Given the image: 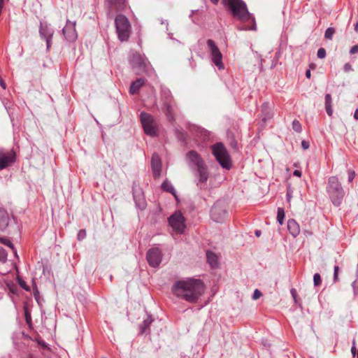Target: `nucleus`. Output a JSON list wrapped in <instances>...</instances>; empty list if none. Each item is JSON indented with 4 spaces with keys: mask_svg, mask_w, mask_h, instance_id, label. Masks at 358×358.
Segmentation results:
<instances>
[{
    "mask_svg": "<svg viewBox=\"0 0 358 358\" xmlns=\"http://www.w3.org/2000/svg\"><path fill=\"white\" fill-rule=\"evenodd\" d=\"M15 158V153L13 150L0 149V171L12 165Z\"/></svg>",
    "mask_w": 358,
    "mask_h": 358,
    "instance_id": "12",
    "label": "nucleus"
},
{
    "mask_svg": "<svg viewBox=\"0 0 358 358\" xmlns=\"http://www.w3.org/2000/svg\"><path fill=\"white\" fill-rule=\"evenodd\" d=\"M187 158L189 163L196 166V170L206 166L199 155L194 150H191L187 154Z\"/></svg>",
    "mask_w": 358,
    "mask_h": 358,
    "instance_id": "18",
    "label": "nucleus"
},
{
    "mask_svg": "<svg viewBox=\"0 0 358 358\" xmlns=\"http://www.w3.org/2000/svg\"><path fill=\"white\" fill-rule=\"evenodd\" d=\"M310 76H311L310 71V70H307V71H306V77L307 78H310Z\"/></svg>",
    "mask_w": 358,
    "mask_h": 358,
    "instance_id": "50",
    "label": "nucleus"
},
{
    "mask_svg": "<svg viewBox=\"0 0 358 358\" xmlns=\"http://www.w3.org/2000/svg\"><path fill=\"white\" fill-rule=\"evenodd\" d=\"M196 177L197 178L196 185L199 189L206 188V182L208 178L207 167L205 166L196 170Z\"/></svg>",
    "mask_w": 358,
    "mask_h": 358,
    "instance_id": "16",
    "label": "nucleus"
},
{
    "mask_svg": "<svg viewBox=\"0 0 358 358\" xmlns=\"http://www.w3.org/2000/svg\"><path fill=\"white\" fill-rule=\"evenodd\" d=\"M262 292L259 289H256L254 291V293H253V295H252V299L254 300H257L259 298H260L262 296Z\"/></svg>",
    "mask_w": 358,
    "mask_h": 358,
    "instance_id": "40",
    "label": "nucleus"
},
{
    "mask_svg": "<svg viewBox=\"0 0 358 358\" xmlns=\"http://www.w3.org/2000/svg\"><path fill=\"white\" fill-rule=\"evenodd\" d=\"M317 56L318 58L320 59H323L326 57V50L324 48H320L318 50H317Z\"/></svg>",
    "mask_w": 358,
    "mask_h": 358,
    "instance_id": "38",
    "label": "nucleus"
},
{
    "mask_svg": "<svg viewBox=\"0 0 358 358\" xmlns=\"http://www.w3.org/2000/svg\"><path fill=\"white\" fill-rule=\"evenodd\" d=\"M334 33H335V29L333 27H329L325 31L324 38L326 39L331 40Z\"/></svg>",
    "mask_w": 358,
    "mask_h": 358,
    "instance_id": "31",
    "label": "nucleus"
},
{
    "mask_svg": "<svg viewBox=\"0 0 358 358\" xmlns=\"http://www.w3.org/2000/svg\"><path fill=\"white\" fill-rule=\"evenodd\" d=\"M115 23L119 39L122 41H127L131 30L129 20L124 15H119L115 17Z\"/></svg>",
    "mask_w": 358,
    "mask_h": 358,
    "instance_id": "6",
    "label": "nucleus"
},
{
    "mask_svg": "<svg viewBox=\"0 0 358 358\" xmlns=\"http://www.w3.org/2000/svg\"><path fill=\"white\" fill-rule=\"evenodd\" d=\"M322 282L321 277L319 273H315L313 275V283L315 287L319 286Z\"/></svg>",
    "mask_w": 358,
    "mask_h": 358,
    "instance_id": "35",
    "label": "nucleus"
},
{
    "mask_svg": "<svg viewBox=\"0 0 358 358\" xmlns=\"http://www.w3.org/2000/svg\"><path fill=\"white\" fill-rule=\"evenodd\" d=\"M34 295L36 300L38 301V298H39V292L36 285L34 287Z\"/></svg>",
    "mask_w": 358,
    "mask_h": 358,
    "instance_id": "45",
    "label": "nucleus"
},
{
    "mask_svg": "<svg viewBox=\"0 0 358 358\" xmlns=\"http://www.w3.org/2000/svg\"><path fill=\"white\" fill-rule=\"evenodd\" d=\"M140 117L145 133L149 136H155L157 132V124L154 117L145 112H142Z\"/></svg>",
    "mask_w": 358,
    "mask_h": 358,
    "instance_id": "7",
    "label": "nucleus"
},
{
    "mask_svg": "<svg viewBox=\"0 0 358 358\" xmlns=\"http://www.w3.org/2000/svg\"><path fill=\"white\" fill-rule=\"evenodd\" d=\"M287 229L289 233L294 237H296L300 233V227L299 224L293 219H290L287 222Z\"/></svg>",
    "mask_w": 358,
    "mask_h": 358,
    "instance_id": "21",
    "label": "nucleus"
},
{
    "mask_svg": "<svg viewBox=\"0 0 358 358\" xmlns=\"http://www.w3.org/2000/svg\"><path fill=\"white\" fill-rule=\"evenodd\" d=\"M146 259L150 266L157 267L162 259V252L159 248H152L149 249L146 254Z\"/></svg>",
    "mask_w": 358,
    "mask_h": 358,
    "instance_id": "10",
    "label": "nucleus"
},
{
    "mask_svg": "<svg viewBox=\"0 0 358 358\" xmlns=\"http://www.w3.org/2000/svg\"><path fill=\"white\" fill-rule=\"evenodd\" d=\"M293 174H294V176H296L301 177V172L300 171H299V170H295V171H294V173H293Z\"/></svg>",
    "mask_w": 358,
    "mask_h": 358,
    "instance_id": "49",
    "label": "nucleus"
},
{
    "mask_svg": "<svg viewBox=\"0 0 358 358\" xmlns=\"http://www.w3.org/2000/svg\"><path fill=\"white\" fill-rule=\"evenodd\" d=\"M85 237H86V231H85V230H84V229L80 230L78 234V239L79 241H81V240L84 239Z\"/></svg>",
    "mask_w": 358,
    "mask_h": 358,
    "instance_id": "39",
    "label": "nucleus"
},
{
    "mask_svg": "<svg viewBox=\"0 0 358 358\" xmlns=\"http://www.w3.org/2000/svg\"><path fill=\"white\" fill-rule=\"evenodd\" d=\"M225 3L231 10L232 14L242 22L252 21V26H241L240 30H256V24L254 17L247 8V6L242 0H225Z\"/></svg>",
    "mask_w": 358,
    "mask_h": 358,
    "instance_id": "2",
    "label": "nucleus"
},
{
    "mask_svg": "<svg viewBox=\"0 0 358 358\" xmlns=\"http://www.w3.org/2000/svg\"><path fill=\"white\" fill-rule=\"evenodd\" d=\"M263 112L265 113L262 117V121L266 122L268 119L271 117L270 111H266L269 109L268 103H264L262 106Z\"/></svg>",
    "mask_w": 358,
    "mask_h": 358,
    "instance_id": "28",
    "label": "nucleus"
},
{
    "mask_svg": "<svg viewBox=\"0 0 358 358\" xmlns=\"http://www.w3.org/2000/svg\"><path fill=\"white\" fill-rule=\"evenodd\" d=\"M355 31L356 32H358V21L357 22V23L355 25Z\"/></svg>",
    "mask_w": 358,
    "mask_h": 358,
    "instance_id": "53",
    "label": "nucleus"
},
{
    "mask_svg": "<svg viewBox=\"0 0 358 358\" xmlns=\"http://www.w3.org/2000/svg\"><path fill=\"white\" fill-rule=\"evenodd\" d=\"M169 222L175 231L178 234L183 233L185 228V219L180 213L172 215L169 219Z\"/></svg>",
    "mask_w": 358,
    "mask_h": 358,
    "instance_id": "11",
    "label": "nucleus"
},
{
    "mask_svg": "<svg viewBox=\"0 0 358 358\" xmlns=\"http://www.w3.org/2000/svg\"><path fill=\"white\" fill-rule=\"evenodd\" d=\"M213 3L216 4L219 0H210Z\"/></svg>",
    "mask_w": 358,
    "mask_h": 358,
    "instance_id": "54",
    "label": "nucleus"
},
{
    "mask_svg": "<svg viewBox=\"0 0 358 358\" xmlns=\"http://www.w3.org/2000/svg\"><path fill=\"white\" fill-rule=\"evenodd\" d=\"M171 290L177 297L189 303H196L203 294L205 286L201 280L189 278L176 281Z\"/></svg>",
    "mask_w": 358,
    "mask_h": 358,
    "instance_id": "1",
    "label": "nucleus"
},
{
    "mask_svg": "<svg viewBox=\"0 0 358 358\" xmlns=\"http://www.w3.org/2000/svg\"><path fill=\"white\" fill-rule=\"evenodd\" d=\"M7 256L6 251L3 248H0V262L5 263L7 260Z\"/></svg>",
    "mask_w": 358,
    "mask_h": 358,
    "instance_id": "33",
    "label": "nucleus"
},
{
    "mask_svg": "<svg viewBox=\"0 0 358 358\" xmlns=\"http://www.w3.org/2000/svg\"><path fill=\"white\" fill-rule=\"evenodd\" d=\"M343 70L345 72H350L353 70L352 65L350 63H346L343 66Z\"/></svg>",
    "mask_w": 358,
    "mask_h": 358,
    "instance_id": "41",
    "label": "nucleus"
},
{
    "mask_svg": "<svg viewBox=\"0 0 358 358\" xmlns=\"http://www.w3.org/2000/svg\"><path fill=\"white\" fill-rule=\"evenodd\" d=\"M206 258L208 264L211 266V267H216L218 264V260L217 255L210 251H207L206 252Z\"/></svg>",
    "mask_w": 358,
    "mask_h": 358,
    "instance_id": "25",
    "label": "nucleus"
},
{
    "mask_svg": "<svg viewBox=\"0 0 358 358\" xmlns=\"http://www.w3.org/2000/svg\"><path fill=\"white\" fill-rule=\"evenodd\" d=\"M17 282L22 288H23L24 289H25L27 291L29 290V286L26 284V282L22 279H21L20 278H17Z\"/></svg>",
    "mask_w": 358,
    "mask_h": 358,
    "instance_id": "37",
    "label": "nucleus"
},
{
    "mask_svg": "<svg viewBox=\"0 0 358 358\" xmlns=\"http://www.w3.org/2000/svg\"><path fill=\"white\" fill-rule=\"evenodd\" d=\"M134 200L137 208L143 210L146 207V201L140 188L133 189Z\"/></svg>",
    "mask_w": 358,
    "mask_h": 358,
    "instance_id": "19",
    "label": "nucleus"
},
{
    "mask_svg": "<svg viewBox=\"0 0 358 358\" xmlns=\"http://www.w3.org/2000/svg\"><path fill=\"white\" fill-rule=\"evenodd\" d=\"M284 218H285L284 209L282 208H278V213H277V220L280 225H282L283 224Z\"/></svg>",
    "mask_w": 358,
    "mask_h": 358,
    "instance_id": "30",
    "label": "nucleus"
},
{
    "mask_svg": "<svg viewBox=\"0 0 358 358\" xmlns=\"http://www.w3.org/2000/svg\"><path fill=\"white\" fill-rule=\"evenodd\" d=\"M144 78H138L135 81H134L129 88V92L131 94H135L138 93L139 89L145 84Z\"/></svg>",
    "mask_w": 358,
    "mask_h": 358,
    "instance_id": "22",
    "label": "nucleus"
},
{
    "mask_svg": "<svg viewBox=\"0 0 358 358\" xmlns=\"http://www.w3.org/2000/svg\"><path fill=\"white\" fill-rule=\"evenodd\" d=\"M64 38L69 42H73L77 39L78 35L76 30V22H72L69 20L66 21V26L62 29Z\"/></svg>",
    "mask_w": 358,
    "mask_h": 358,
    "instance_id": "14",
    "label": "nucleus"
},
{
    "mask_svg": "<svg viewBox=\"0 0 358 358\" xmlns=\"http://www.w3.org/2000/svg\"><path fill=\"white\" fill-rule=\"evenodd\" d=\"M292 128L296 132L301 131V125L298 120H294L292 122Z\"/></svg>",
    "mask_w": 358,
    "mask_h": 358,
    "instance_id": "34",
    "label": "nucleus"
},
{
    "mask_svg": "<svg viewBox=\"0 0 358 358\" xmlns=\"http://www.w3.org/2000/svg\"><path fill=\"white\" fill-rule=\"evenodd\" d=\"M354 118L357 120H358V109H356L354 113Z\"/></svg>",
    "mask_w": 358,
    "mask_h": 358,
    "instance_id": "51",
    "label": "nucleus"
},
{
    "mask_svg": "<svg viewBox=\"0 0 358 358\" xmlns=\"http://www.w3.org/2000/svg\"><path fill=\"white\" fill-rule=\"evenodd\" d=\"M351 352H352V355H353V357L355 356L356 353L357 354V348H356V346H355V340L352 342V348H351Z\"/></svg>",
    "mask_w": 358,
    "mask_h": 358,
    "instance_id": "43",
    "label": "nucleus"
},
{
    "mask_svg": "<svg viewBox=\"0 0 358 358\" xmlns=\"http://www.w3.org/2000/svg\"><path fill=\"white\" fill-rule=\"evenodd\" d=\"M357 358H358V349H357Z\"/></svg>",
    "mask_w": 358,
    "mask_h": 358,
    "instance_id": "56",
    "label": "nucleus"
},
{
    "mask_svg": "<svg viewBox=\"0 0 358 358\" xmlns=\"http://www.w3.org/2000/svg\"><path fill=\"white\" fill-rule=\"evenodd\" d=\"M338 272H339V266H335L334 268V277H333L334 282H337L339 280Z\"/></svg>",
    "mask_w": 358,
    "mask_h": 358,
    "instance_id": "36",
    "label": "nucleus"
},
{
    "mask_svg": "<svg viewBox=\"0 0 358 358\" xmlns=\"http://www.w3.org/2000/svg\"><path fill=\"white\" fill-rule=\"evenodd\" d=\"M54 32V29L50 27V24L41 22L39 34L41 37L45 40L47 49H49L51 46Z\"/></svg>",
    "mask_w": 358,
    "mask_h": 358,
    "instance_id": "13",
    "label": "nucleus"
},
{
    "mask_svg": "<svg viewBox=\"0 0 358 358\" xmlns=\"http://www.w3.org/2000/svg\"><path fill=\"white\" fill-rule=\"evenodd\" d=\"M327 191L333 204L336 206H340L342 203L345 192L336 177L331 176L329 178Z\"/></svg>",
    "mask_w": 358,
    "mask_h": 358,
    "instance_id": "3",
    "label": "nucleus"
},
{
    "mask_svg": "<svg viewBox=\"0 0 358 358\" xmlns=\"http://www.w3.org/2000/svg\"><path fill=\"white\" fill-rule=\"evenodd\" d=\"M9 217L7 212L0 208V230H4L8 225Z\"/></svg>",
    "mask_w": 358,
    "mask_h": 358,
    "instance_id": "23",
    "label": "nucleus"
},
{
    "mask_svg": "<svg viewBox=\"0 0 358 358\" xmlns=\"http://www.w3.org/2000/svg\"><path fill=\"white\" fill-rule=\"evenodd\" d=\"M162 189L165 192L172 194L177 199L176 190L172 184L169 181L165 180L162 184Z\"/></svg>",
    "mask_w": 358,
    "mask_h": 358,
    "instance_id": "27",
    "label": "nucleus"
},
{
    "mask_svg": "<svg viewBox=\"0 0 358 358\" xmlns=\"http://www.w3.org/2000/svg\"><path fill=\"white\" fill-rule=\"evenodd\" d=\"M352 287L355 295H357L358 294V272H356V279L352 283Z\"/></svg>",
    "mask_w": 358,
    "mask_h": 358,
    "instance_id": "32",
    "label": "nucleus"
},
{
    "mask_svg": "<svg viewBox=\"0 0 358 358\" xmlns=\"http://www.w3.org/2000/svg\"><path fill=\"white\" fill-rule=\"evenodd\" d=\"M355 177V173L353 171H348V181L352 182Z\"/></svg>",
    "mask_w": 358,
    "mask_h": 358,
    "instance_id": "42",
    "label": "nucleus"
},
{
    "mask_svg": "<svg viewBox=\"0 0 358 358\" xmlns=\"http://www.w3.org/2000/svg\"><path fill=\"white\" fill-rule=\"evenodd\" d=\"M325 109L327 115L331 116L333 114L332 99L329 94L325 95Z\"/></svg>",
    "mask_w": 358,
    "mask_h": 358,
    "instance_id": "26",
    "label": "nucleus"
},
{
    "mask_svg": "<svg viewBox=\"0 0 358 358\" xmlns=\"http://www.w3.org/2000/svg\"><path fill=\"white\" fill-rule=\"evenodd\" d=\"M151 166L154 178H159L162 172V162L159 156L156 153H154L152 156Z\"/></svg>",
    "mask_w": 358,
    "mask_h": 358,
    "instance_id": "17",
    "label": "nucleus"
},
{
    "mask_svg": "<svg viewBox=\"0 0 358 358\" xmlns=\"http://www.w3.org/2000/svg\"><path fill=\"white\" fill-rule=\"evenodd\" d=\"M153 320L151 316L148 315L143 322V323L140 325V330L141 334H148L149 333V327L152 322Z\"/></svg>",
    "mask_w": 358,
    "mask_h": 358,
    "instance_id": "24",
    "label": "nucleus"
},
{
    "mask_svg": "<svg viewBox=\"0 0 358 358\" xmlns=\"http://www.w3.org/2000/svg\"><path fill=\"white\" fill-rule=\"evenodd\" d=\"M290 292H291V294L292 296V297L294 298V299L296 301V291L295 289L292 288L291 290H290Z\"/></svg>",
    "mask_w": 358,
    "mask_h": 358,
    "instance_id": "47",
    "label": "nucleus"
},
{
    "mask_svg": "<svg viewBox=\"0 0 358 358\" xmlns=\"http://www.w3.org/2000/svg\"><path fill=\"white\" fill-rule=\"evenodd\" d=\"M207 45L209 49V52L211 55V59L214 64L220 69H224V66L222 63V55L220 51L219 48L216 45L215 43L211 40L208 39L207 41Z\"/></svg>",
    "mask_w": 358,
    "mask_h": 358,
    "instance_id": "8",
    "label": "nucleus"
},
{
    "mask_svg": "<svg viewBox=\"0 0 358 358\" xmlns=\"http://www.w3.org/2000/svg\"><path fill=\"white\" fill-rule=\"evenodd\" d=\"M287 196L288 198H290V196L289 195V193L287 194Z\"/></svg>",
    "mask_w": 358,
    "mask_h": 358,
    "instance_id": "55",
    "label": "nucleus"
},
{
    "mask_svg": "<svg viewBox=\"0 0 358 358\" xmlns=\"http://www.w3.org/2000/svg\"><path fill=\"white\" fill-rule=\"evenodd\" d=\"M161 96L162 101V111L166 114L169 121L173 120L174 101L169 89L161 88Z\"/></svg>",
    "mask_w": 358,
    "mask_h": 358,
    "instance_id": "5",
    "label": "nucleus"
},
{
    "mask_svg": "<svg viewBox=\"0 0 358 358\" xmlns=\"http://www.w3.org/2000/svg\"><path fill=\"white\" fill-rule=\"evenodd\" d=\"M129 62L136 74H141L145 71V59L139 53H132L129 57Z\"/></svg>",
    "mask_w": 358,
    "mask_h": 358,
    "instance_id": "9",
    "label": "nucleus"
},
{
    "mask_svg": "<svg viewBox=\"0 0 358 358\" xmlns=\"http://www.w3.org/2000/svg\"><path fill=\"white\" fill-rule=\"evenodd\" d=\"M226 215V210L221 207L219 203L213 205L210 210V216L213 221L220 222L224 220Z\"/></svg>",
    "mask_w": 358,
    "mask_h": 358,
    "instance_id": "15",
    "label": "nucleus"
},
{
    "mask_svg": "<svg viewBox=\"0 0 358 358\" xmlns=\"http://www.w3.org/2000/svg\"><path fill=\"white\" fill-rule=\"evenodd\" d=\"M301 146H302V148H303L304 150H307V149L309 148L310 145H309V143H308V141H303L301 142Z\"/></svg>",
    "mask_w": 358,
    "mask_h": 358,
    "instance_id": "46",
    "label": "nucleus"
},
{
    "mask_svg": "<svg viewBox=\"0 0 358 358\" xmlns=\"http://www.w3.org/2000/svg\"><path fill=\"white\" fill-rule=\"evenodd\" d=\"M0 85L3 89H6V85L3 79L0 77Z\"/></svg>",
    "mask_w": 358,
    "mask_h": 358,
    "instance_id": "48",
    "label": "nucleus"
},
{
    "mask_svg": "<svg viewBox=\"0 0 358 358\" xmlns=\"http://www.w3.org/2000/svg\"><path fill=\"white\" fill-rule=\"evenodd\" d=\"M357 52H358V45H355L352 46L350 50V53L351 55H354Z\"/></svg>",
    "mask_w": 358,
    "mask_h": 358,
    "instance_id": "44",
    "label": "nucleus"
},
{
    "mask_svg": "<svg viewBox=\"0 0 358 358\" xmlns=\"http://www.w3.org/2000/svg\"><path fill=\"white\" fill-rule=\"evenodd\" d=\"M212 153L220 165L226 169L231 166V158L225 146L222 143H216L211 146Z\"/></svg>",
    "mask_w": 358,
    "mask_h": 358,
    "instance_id": "4",
    "label": "nucleus"
},
{
    "mask_svg": "<svg viewBox=\"0 0 358 358\" xmlns=\"http://www.w3.org/2000/svg\"><path fill=\"white\" fill-rule=\"evenodd\" d=\"M106 3L110 10H120L125 7V0H106Z\"/></svg>",
    "mask_w": 358,
    "mask_h": 358,
    "instance_id": "20",
    "label": "nucleus"
},
{
    "mask_svg": "<svg viewBox=\"0 0 358 358\" xmlns=\"http://www.w3.org/2000/svg\"><path fill=\"white\" fill-rule=\"evenodd\" d=\"M255 235L257 236V237H259L262 232L260 230H256L255 232Z\"/></svg>",
    "mask_w": 358,
    "mask_h": 358,
    "instance_id": "52",
    "label": "nucleus"
},
{
    "mask_svg": "<svg viewBox=\"0 0 358 358\" xmlns=\"http://www.w3.org/2000/svg\"><path fill=\"white\" fill-rule=\"evenodd\" d=\"M0 242L5 245H7L8 246L9 248H10L13 252H14V254L16 257H17V251L14 248V245L10 241V240H8V238H0Z\"/></svg>",
    "mask_w": 358,
    "mask_h": 358,
    "instance_id": "29",
    "label": "nucleus"
}]
</instances>
